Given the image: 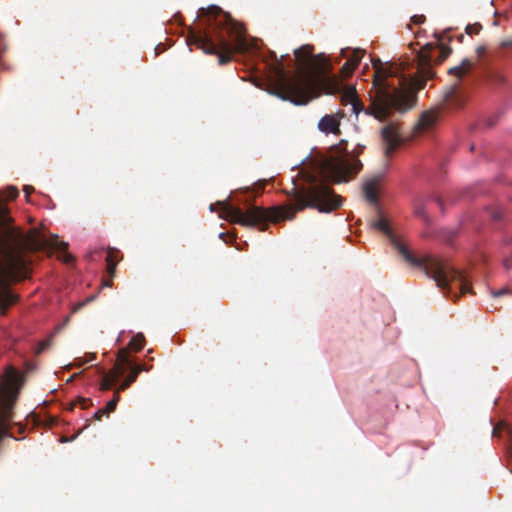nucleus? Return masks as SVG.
<instances>
[{
	"label": "nucleus",
	"mask_w": 512,
	"mask_h": 512,
	"mask_svg": "<svg viewBox=\"0 0 512 512\" xmlns=\"http://www.w3.org/2000/svg\"><path fill=\"white\" fill-rule=\"evenodd\" d=\"M510 44L512 45V40H511Z\"/></svg>",
	"instance_id": "47"
},
{
	"label": "nucleus",
	"mask_w": 512,
	"mask_h": 512,
	"mask_svg": "<svg viewBox=\"0 0 512 512\" xmlns=\"http://www.w3.org/2000/svg\"><path fill=\"white\" fill-rule=\"evenodd\" d=\"M133 366L139 373L142 371H149L152 368V366H146L145 364H136Z\"/></svg>",
	"instance_id": "33"
},
{
	"label": "nucleus",
	"mask_w": 512,
	"mask_h": 512,
	"mask_svg": "<svg viewBox=\"0 0 512 512\" xmlns=\"http://www.w3.org/2000/svg\"><path fill=\"white\" fill-rule=\"evenodd\" d=\"M129 369L130 373L129 375L122 381V383L118 387V391H124L127 388L130 387L132 383H134L139 375V372L135 369V367L132 365L127 366L126 370Z\"/></svg>",
	"instance_id": "17"
},
{
	"label": "nucleus",
	"mask_w": 512,
	"mask_h": 512,
	"mask_svg": "<svg viewBox=\"0 0 512 512\" xmlns=\"http://www.w3.org/2000/svg\"><path fill=\"white\" fill-rule=\"evenodd\" d=\"M365 197L373 205L378 204L377 180H370L363 187Z\"/></svg>",
	"instance_id": "13"
},
{
	"label": "nucleus",
	"mask_w": 512,
	"mask_h": 512,
	"mask_svg": "<svg viewBox=\"0 0 512 512\" xmlns=\"http://www.w3.org/2000/svg\"><path fill=\"white\" fill-rule=\"evenodd\" d=\"M94 359H95V355H94V354H89V355H88L87 362H90V361H92V360H94Z\"/></svg>",
	"instance_id": "41"
},
{
	"label": "nucleus",
	"mask_w": 512,
	"mask_h": 512,
	"mask_svg": "<svg viewBox=\"0 0 512 512\" xmlns=\"http://www.w3.org/2000/svg\"><path fill=\"white\" fill-rule=\"evenodd\" d=\"M412 22L414 24H422L424 21H425V16L424 15H414L412 18H411Z\"/></svg>",
	"instance_id": "30"
},
{
	"label": "nucleus",
	"mask_w": 512,
	"mask_h": 512,
	"mask_svg": "<svg viewBox=\"0 0 512 512\" xmlns=\"http://www.w3.org/2000/svg\"><path fill=\"white\" fill-rule=\"evenodd\" d=\"M22 376L19 371H6L0 387V442L6 437H13L9 432L10 422L14 417L13 406L21 386Z\"/></svg>",
	"instance_id": "7"
},
{
	"label": "nucleus",
	"mask_w": 512,
	"mask_h": 512,
	"mask_svg": "<svg viewBox=\"0 0 512 512\" xmlns=\"http://www.w3.org/2000/svg\"><path fill=\"white\" fill-rule=\"evenodd\" d=\"M508 452L512 456V439L510 440L509 445H508Z\"/></svg>",
	"instance_id": "39"
},
{
	"label": "nucleus",
	"mask_w": 512,
	"mask_h": 512,
	"mask_svg": "<svg viewBox=\"0 0 512 512\" xmlns=\"http://www.w3.org/2000/svg\"><path fill=\"white\" fill-rule=\"evenodd\" d=\"M71 260H72V257H71L70 255H66V256H65V259H64V261H65V262H67V263H68V262H69V261H71Z\"/></svg>",
	"instance_id": "42"
},
{
	"label": "nucleus",
	"mask_w": 512,
	"mask_h": 512,
	"mask_svg": "<svg viewBox=\"0 0 512 512\" xmlns=\"http://www.w3.org/2000/svg\"><path fill=\"white\" fill-rule=\"evenodd\" d=\"M452 53V49L451 47L447 46V45H441L440 46V56H439V59H438V63H441L442 61H444L450 54Z\"/></svg>",
	"instance_id": "24"
},
{
	"label": "nucleus",
	"mask_w": 512,
	"mask_h": 512,
	"mask_svg": "<svg viewBox=\"0 0 512 512\" xmlns=\"http://www.w3.org/2000/svg\"><path fill=\"white\" fill-rule=\"evenodd\" d=\"M372 225L390 239L393 247L407 263L421 268L447 295H452L451 282L459 283L460 294L472 293L468 275L464 271L456 269L448 261L438 257L426 255L423 258H418L413 255L408 247L393 235L389 223L383 216L379 215Z\"/></svg>",
	"instance_id": "6"
},
{
	"label": "nucleus",
	"mask_w": 512,
	"mask_h": 512,
	"mask_svg": "<svg viewBox=\"0 0 512 512\" xmlns=\"http://www.w3.org/2000/svg\"><path fill=\"white\" fill-rule=\"evenodd\" d=\"M414 214L415 216L423 219L425 222L429 221V218L425 211V206L421 200H417L414 204Z\"/></svg>",
	"instance_id": "20"
},
{
	"label": "nucleus",
	"mask_w": 512,
	"mask_h": 512,
	"mask_svg": "<svg viewBox=\"0 0 512 512\" xmlns=\"http://www.w3.org/2000/svg\"><path fill=\"white\" fill-rule=\"evenodd\" d=\"M504 266H505L506 269H511L512 268V264H511L510 260H508V259L505 260L504 261Z\"/></svg>",
	"instance_id": "37"
},
{
	"label": "nucleus",
	"mask_w": 512,
	"mask_h": 512,
	"mask_svg": "<svg viewBox=\"0 0 512 512\" xmlns=\"http://www.w3.org/2000/svg\"><path fill=\"white\" fill-rule=\"evenodd\" d=\"M347 50H348V49H343V50H342V55H343V56H346V51H347Z\"/></svg>",
	"instance_id": "44"
},
{
	"label": "nucleus",
	"mask_w": 512,
	"mask_h": 512,
	"mask_svg": "<svg viewBox=\"0 0 512 512\" xmlns=\"http://www.w3.org/2000/svg\"><path fill=\"white\" fill-rule=\"evenodd\" d=\"M14 200L19 191L8 186L0 191V313L5 315L8 309L18 301V296L10 286L23 279L27 273V254L45 248L47 240L35 229L25 234L19 227L13 226L9 209L4 202Z\"/></svg>",
	"instance_id": "2"
},
{
	"label": "nucleus",
	"mask_w": 512,
	"mask_h": 512,
	"mask_svg": "<svg viewBox=\"0 0 512 512\" xmlns=\"http://www.w3.org/2000/svg\"><path fill=\"white\" fill-rule=\"evenodd\" d=\"M293 205L275 206L268 209L250 206L246 211L228 202H217L222 211V217L231 223L245 227L259 226L261 231L268 227L267 222L278 223L292 220L298 211L306 208L317 209L321 213H330L342 204V197L324 181L313 177L307 187L295 190Z\"/></svg>",
	"instance_id": "3"
},
{
	"label": "nucleus",
	"mask_w": 512,
	"mask_h": 512,
	"mask_svg": "<svg viewBox=\"0 0 512 512\" xmlns=\"http://www.w3.org/2000/svg\"><path fill=\"white\" fill-rule=\"evenodd\" d=\"M434 49L435 46L428 43L418 53L419 79L404 74L402 63L383 65L380 60L374 61L373 82L369 93L371 103L365 110L366 114L385 121L395 111L403 113L410 110L415 105L416 92L423 89L426 81L434 76L430 55Z\"/></svg>",
	"instance_id": "1"
},
{
	"label": "nucleus",
	"mask_w": 512,
	"mask_h": 512,
	"mask_svg": "<svg viewBox=\"0 0 512 512\" xmlns=\"http://www.w3.org/2000/svg\"><path fill=\"white\" fill-rule=\"evenodd\" d=\"M473 67V62L469 59H464L460 65L450 68L449 73L458 77L463 78Z\"/></svg>",
	"instance_id": "15"
},
{
	"label": "nucleus",
	"mask_w": 512,
	"mask_h": 512,
	"mask_svg": "<svg viewBox=\"0 0 512 512\" xmlns=\"http://www.w3.org/2000/svg\"><path fill=\"white\" fill-rule=\"evenodd\" d=\"M363 52L361 50H355L353 55L347 61H350L351 65L356 69L361 61Z\"/></svg>",
	"instance_id": "23"
},
{
	"label": "nucleus",
	"mask_w": 512,
	"mask_h": 512,
	"mask_svg": "<svg viewBox=\"0 0 512 512\" xmlns=\"http://www.w3.org/2000/svg\"><path fill=\"white\" fill-rule=\"evenodd\" d=\"M119 392L120 391L117 389L113 398L108 401L106 406L103 408L108 413V415L116 409L117 403L119 401Z\"/></svg>",
	"instance_id": "21"
},
{
	"label": "nucleus",
	"mask_w": 512,
	"mask_h": 512,
	"mask_svg": "<svg viewBox=\"0 0 512 512\" xmlns=\"http://www.w3.org/2000/svg\"><path fill=\"white\" fill-rule=\"evenodd\" d=\"M354 70L355 68L351 65L350 61H346L341 68V72L345 77L350 76Z\"/></svg>",
	"instance_id": "26"
},
{
	"label": "nucleus",
	"mask_w": 512,
	"mask_h": 512,
	"mask_svg": "<svg viewBox=\"0 0 512 512\" xmlns=\"http://www.w3.org/2000/svg\"><path fill=\"white\" fill-rule=\"evenodd\" d=\"M145 346V337L142 333H138L131 338L127 348L134 352H139Z\"/></svg>",
	"instance_id": "18"
},
{
	"label": "nucleus",
	"mask_w": 512,
	"mask_h": 512,
	"mask_svg": "<svg viewBox=\"0 0 512 512\" xmlns=\"http://www.w3.org/2000/svg\"><path fill=\"white\" fill-rule=\"evenodd\" d=\"M84 304H85L84 302L79 303V304L75 307L74 312H76V311H77V310H79L81 307H83V306H84Z\"/></svg>",
	"instance_id": "40"
},
{
	"label": "nucleus",
	"mask_w": 512,
	"mask_h": 512,
	"mask_svg": "<svg viewBox=\"0 0 512 512\" xmlns=\"http://www.w3.org/2000/svg\"><path fill=\"white\" fill-rule=\"evenodd\" d=\"M318 129L326 134L332 133L339 135L341 133L340 119L336 115H324L318 122Z\"/></svg>",
	"instance_id": "11"
},
{
	"label": "nucleus",
	"mask_w": 512,
	"mask_h": 512,
	"mask_svg": "<svg viewBox=\"0 0 512 512\" xmlns=\"http://www.w3.org/2000/svg\"><path fill=\"white\" fill-rule=\"evenodd\" d=\"M34 187L31 186V185H25L24 188H23V191L26 195V198H27V201L29 200V196L31 195V193L34 192Z\"/></svg>",
	"instance_id": "32"
},
{
	"label": "nucleus",
	"mask_w": 512,
	"mask_h": 512,
	"mask_svg": "<svg viewBox=\"0 0 512 512\" xmlns=\"http://www.w3.org/2000/svg\"><path fill=\"white\" fill-rule=\"evenodd\" d=\"M20 432H22L25 428L23 426H19Z\"/></svg>",
	"instance_id": "46"
},
{
	"label": "nucleus",
	"mask_w": 512,
	"mask_h": 512,
	"mask_svg": "<svg viewBox=\"0 0 512 512\" xmlns=\"http://www.w3.org/2000/svg\"><path fill=\"white\" fill-rule=\"evenodd\" d=\"M362 169V163L348 153H339L337 156L325 158L320 165L323 177L334 182H347Z\"/></svg>",
	"instance_id": "8"
},
{
	"label": "nucleus",
	"mask_w": 512,
	"mask_h": 512,
	"mask_svg": "<svg viewBox=\"0 0 512 512\" xmlns=\"http://www.w3.org/2000/svg\"><path fill=\"white\" fill-rule=\"evenodd\" d=\"M344 97L350 101L352 108H353V112L355 114H359L364 109L363 103L357 97L355 88H353V87L347 88L345 91Z\"/></svg>",
	"instance_id": "14"
},
{
	"label": "nucleus",
	"mask_w": 512,
	"mask_h": 512,
	"mask_svg": "<svg viewBox=\"0 0 512 512\" xmlns=\"http://www.w3.org/2000/svg\"><path fill=\"white\" fill-rule=\"evenodd\" d=\"M106 263H107V266H106L107 278L103 279V285L106 287H111L113 284V278L116 274L117 263L113 262L112 260H109Z\"/></svg>",
	"instance_id": "19"
},
{
	"label": "nucleus",
	"mask_w": 512,
	"mask_h": 512,
	"mask_svg": "<svg viewBox=\"0 0 512 512\" xmlns=\"http://www.w3.org/2000/svg\"><path fill=\"white\" fill-rule=\"evenodd\" d=\"M439 113L435 110H428L423 112L417 124L415 125V131L418 133H424L431 130L438 121Z\"/></svg>",
	"instance_id": "10"
},
{
	"label": "nucleus",
	"mask_w": 512,
	"mask_h": 512,
	"mask_svg": "<svg viewBox=\"0 0 512 512\" xmlns=\"http://www.w3.org/2000/svg\"><path fill=\"white\" fill-rule=\"evenodd\" d=\"M452 297H454L455 299H457V298H459V295H458L457 293H454V294L452 295Z\"/></svg>",
	"instance_id": "45"
},
{
	"label": "nucleus",
	"mask_w": 512,
	"mask_h": 512,
	"mask_svg": "<svg viewBox=\"0 0 512 512\" xmlns=\"http://www.w3.org/2000/svg\"><path fill=\"white\" fill-rule=\"evenodd\" d=\"M104 415H105V416H109V415H108V413H107L103 408H101V409L97 410V411L94 413L93 418H94L95 420L100 421Z\"/></svg>",
	"instance_id": "29"
},
{
	"label": "nucleus",
	"mask_w": 512,
	"mask_h": 512,
	"mask_svg": "<svg viewBox=\"0 0 512 512\" xmlns=\"http://www.w3.org/2000/svg\"><path fill=\"white\" fill-rule=\"evenodd\" d=\"M162 51H164V47L163 45L160 43L158 45H156L155 47V55H158L159 53H161Z\"/></svg>",
	"instance_id": "35"
},
{
	"label": "nucleus",
	"mask_w": 512,
	"mask_h": 512,
	"mask_svg": "<svg viewBox=\"0 0 512 512\" xmlns=\"http://www.w3.org/2000/svg\"><path fill=\"white\" fill-rule=\"evenodd\" d=\"M497 434H498V428H497V427H495V428L493 429V435H494V436H496Z\"/></svg>",
	"instance_id": "43"
},
{
	"label": "nucleus",
	"mask_w": 512,
	"mask_h": 512,
	"mask_svg": "<svg viewBox=\"0 0 512 512\" xmlns=\"http://www.w3.org/2000/svg\"><path fill=\"white\" fill-rule=\"evenodd\" d=\"M508 293H510V290H508L507 288H503V289H500V290L492 291V295L494 297H500V296H503V295L508 294Z\"/></svg>",
	"instance_id": "31"
},
{
	"label": "nucleus",
	"mask_w": 512,
	"mask_h": 512,
	"mask_svg": "<svg viewBox=\"0 0 512 512\" xmlns=\"http://www.w3.org/2000/svg\"><path fill=\"white\" fill-rule=\"evenodd\" d=\"M203 26L199 30L190 29L187 43L201 49L204 53L218 56V63L225 65L232 60L234 53L247 50L243 27L229 13L218 6L199 10Z\"/></svg>",
	"instance_id": "5"
},
{
	"label": "nucleus",
	"mask_w": 512,
	"mask_h": 512,
	"mask_svg": "<svg viewBox=\"0 0 512 512\" xmlns=\"http://www.w3.org/2000/svg\"><path fill=\"white\" fill-rule=\"evenodd\" d=\"M382 139L386 145L385 156L389 157L400 144L399 128L396 122H391L383 127Z\"/></svg>",
	"instance_id": "9"
},
{
	"label": "nucleus",
	"mask_w": 512,
	"mask_h": 512,
	"mask_svg": "<svg viewBox=\"0 0 512 512\" xmlns=\"http://www.w3.org/2000/svg\"><path fill=\"white\" fill-rule=\"evenodd\" d=\"M344 146H347V143H344ZM332 150H335L337 152V154L339 155V153H346L345 152V147H343V143L341 142L340 144L334 146L332 148Z\"/></svg>",
	"instance_id": "34"
},
{
	"label": "nucleus",
	"mask_w": 512,
	"mask_h": 512,
	"mask_svg": "<svg viewBox=\"0 0 512 512\" xmlns=\"http://www.w3.org/2000/svg\"><path fill=\"white\" fill-rule=\"evenodd\" d=\"M75 405H80L81 409H87L92 405V401L89 398L79 397Z\"/></svg>",
	"instance_id": "27"
},
{
	"label": "nucleus",
	"mask_w": 512,
	"mask_h": 512,
	"mask_svg": "<svg viewBox=\"0 0 512 512\" xmlns=\"http://www.w3.org/2000/svg\"><path fill=\"white\" fill-rule=\"evenodd\" d=\"M51 246L60 251H66L68 248V244L66 242L58 240V238H56L55 241L51 243Z\"/></svg>",
	"instance_id": "28"
},
{
	"label": "nucleus",
	"mask_w": 512,
	"mask_h": 512,
	"mask_svg": "<svg viewBox=\"0 0 512 512\" xmlns=\"http://www.w3.org/2000/svg\"><path fill=\"white\" fill-rule=\"evenodd\" d=\"M482 29L479 23L469 24L466 27V33L469 35L478 34Z\"/></svg>",
	"instance_id": "25"
},
{
	"label": "nucleus",
	"mask_w": 512,
	"mask_h": 512,
	"mask_svg": "<svg viewBox=\"0 0 512 512\" xmlns=\"http://www.w3.org/2000/svg\"><path fill=\"white\" fill-rule=\"evenodd\" d=\"M314 47L306 44L294 51L300 69L289 75L283 67L276 68L269 83L270 94L297 106L307 105L323 92L334 94L341 82L335 75L326 73V61L321 55L313 56Z\"/></svg>",
	"instance_id": "4"
},
{
	"label": "nucleus",
	"mask_w": 512,
	"mask_h": 512,
	"mask_svg": "<svg viewBox=\"0 0 512 512\" xmlns=\"http://www.w3.org/2000/svg\"><path fill=\"white\" fill-rule=\"evenodd\" d=\"M119 254H120L119 250H117L115 248H109L107 251L106 262H108L109 260H112L113 262L118 263L122 259V257L119 256Z\"/></svg>",
	"instance_id": "22"
},
{
	"label": "nucleus",
	"mask_w": 512,
	"mask_h": 512,
	"mask_svg": "<svg viewBox=\"0 0 512 512\" xmlns=\"http://www.w3.org/2000/svg\"><path fill=\"white\" fill-rule=\"evenodd\" d=\"M48 344H49L48 342H43V343H41V345H40V348H39V351H38V352H41V351H43L44 349H46V347L48 346Z\"/></svg>",
	"instance_id": "38"
},
{
	"label": "nucleus",
	"mask_w": 512,
	"mask_h": 512,
	"mask_svg": "<svg viewBox=\"0 0 512 512\" xmlns=\"http://www.w3.org/2000/svg\"><path fill=\"white\" fill-rule=\"evenodd\" d=\"M130 365H132V362L129 356V349L127 347L120 349L117 356V363L115 364L113 369L119 370L120 368H124L125 372L126 367Z\"/></svg>",
	"instance_id": "16"
},
{
	"label": "nucleus",
	"mask_w": 512,
	"mask_h": 512,
	"mask_svg": "<svg viewBox=\"0 0 512 512\" xmlns=\"http://www.w3.org/2000/svg\"><path fill=\"white\" fill-rule=\"evenodd\" d=\"M124 374V368L112 369L108 373L104 374L100 383V389L107 391L118 381V379Z\"/></svg>",
	"instance_id": "12"
},
{
	"label": "nucleus",
	"mask_w": 512,
	"mask_h": 512,
	"mask_svg": "<svg viewBox=\"0 0 512 512\" xmlns=\"http://www.w3.org/2000/svg\"><path fill=\"white\" fill-rule=\"evenodd\" d=\"M486 51L485 46H478L476 49L477 54L480 56L482 53Z\"/></svg>",
	"instance_id": "36"
}]
</instances>
